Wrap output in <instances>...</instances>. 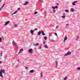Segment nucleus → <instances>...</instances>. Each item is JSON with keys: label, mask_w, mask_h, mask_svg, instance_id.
<instances>
[{"label": "nucleus", "mask_w": 80, "mask_h": 80, "mask_svg": "<svg viewBox=\"0 0 80 80\" xmlns=\"http://www.w3.org/2000/svg\"><path fill=\"white\" fill-rule=\"evenodd\" d=\"M5 70L4 69H0V76L2 78H3V76L2 75V73H4V74H5Z\"/></svg>", "instance_id": "1"}, {"label": "nucleus", "mask_w": 80, "mask_h": 80, "mask_svg": "<svg viewBox=\"0 0 80 80\" xmlns=\"http://www.w3.org/2000/svg\"><path fill=\"white\" fill-rule=\"evenodd\" d=\"M71 53V52H68L66 54H65L64 56H67V55H70Z\"/></svg>", "instance_id": "2"}, {"label": "nucleus", "mask_w": 80, "mask_h": 80, "mask_svg": "<svg viewBox=\"0 0 80 80\" xmlns=\"http://www.w3.org/2000/svg\"><path fill=\"white\" fill-rule=\"evenodd\" d=\"M78 2L77 1H74V2H73L72 3V5H74V6H76L75 3H77Z\"/></svg>", "instance_id": "3"}, {"label": "nucleus", "mask_w": 80, "mask_h": 80, "mask_svg": "<svg viewBox=\"0 0 80 80\" xmlns=\"http://www.w3.org/2000/svg\"><path fill=\"white\" fill-rule=\"evenodd\" d=\"M33 50L32 49H30L29 50H28V52L29 53H31L32 52Z\"/></svg>", "instance_id": "4"}, {"label": "nucleus", "mask_w": 80, "mask_h": 80, "mask_svg": "<svg viewBox=\"0 0 80 80\" xmlns=\"http://www.w3.org/2000/svg\"><path fill=\"white\" fill-rule=\"evenodd\" d=\"M9 21L6 22V23H5V26L7 25L9 23Z\"/></svg>", "instance_id": "5"}, {"label": "nucleus", "mask_w": 80, "mask_h": 80, "mask_svg": "<svg viewBox=\"0 0 80 80\" xmlns=\"http://www.w3.org/2000/svg\"><path fill=\"white\" fill-rule=\"evenodd\" d=\"M52 8L53 9H58V7L57 6H55V7H52Z\"/></svg>", "instance_id": "6"}, {"label": "nucleus", "mask_w": 80, "mask_h": 80, "mask_svg": "<svg viewBox=\"0 0 80 80\" xmlns=\"http://www.w3.org/2000/svg\"><path fill=\"white\" fill-rule=\"evenodd\" d=\"M41 34H42V35L43 36L45 35V34L44 33V32H43V31H41Z\"/></svg>", "instance_id": "7"}, {"label": "nucleus", "mask_w": 80, "mask_h": 80, "mask_svg": "<svg viewBox=\"0 0 80 80\" xmlns=\"http://www.w3.org/2000/svg\"><path fill=\"white\" fill-rule=\"evenodd\" d=\"M12 43L15 45V46H17V43H16L14 41H12Z\"/></svg>", "instance_id": "8"}, {"label": "nucleus", "mask_w": 80, "mask_h": 80, "mask_svg": "<svg viewBox=\"0 0 80 80\" xmlns=\"http://www.w3.org/2000/svg\"><path fill=\"white\" fill-rule=\"evenodd\" d=\"M39 44L38 43H36V44H33V46H39Z\"/></svg>", "instance_id": "9"}, {"label": "nucleus", "mask_w": 80, "mask_h": 80, "mask_svg": "<svg viewBox=\"0 0 80 80\" xmlns=\"http://www.w3.org/2000/svg\"><path fill=\"white\" fill-rule=\"evenodd\" d=\"M70 11H71V12H74V10L73 8H72L71 9Z\"/></svg>", "instance_id": "10"}, {"label": "nucleus", "mask_w": 80, "mask_h": 80, "mask_svg": "<svg viewBox=\"0 0 80 80\" xmlns=\"http://www.w3.org/2000/svg\"><path fill=\"white\" fill-rule=\"evenodd\" d=\"M41 31H40L38 32V35H40L41 34Z\"/></svg>", "instance_id": "11"}, {"label": "nucleus", "mask_w": 80, "mask_h": 80, "mask_svg": "<svg viewBox=\"0 0 80 80\" xmlns=\"http://www.w3.org/2000/svg\"><path fill=\"white\" fill-rule=\"evenodd\" d=\"M67 40V37H65V38L64 39V42H65L66 40Z\"/></svg>", "instance_id": "12"}, {"label": "nucleus", "mask_w": 80, "mask_h": 80, "mask_svg": "<svg viewBox=\"0 0 80 80\" xmlns=\"http://www.w3.org/2000/svg\"><path fill=\"white\" fill-rule=\"evenodd\" d=\"M33 72H34L33 70H32L30 71V73H33Z\"/></svg>", "instance_id": "13"}, {"label": "nucleus", "mask_w": 80, "mask_h": 80, "mask_svg": "<svg viewBox=\"0 0 80 80\" xmlns=\"http://www.w3.org/2000/svg\"><path fill=\"white\" fill-rule=\"evenodd\" d=\"M28 2H25V3H24V6L26 5H27V4H28Z\"/></svg>", "instance_id": "14"}, {"label": "nucleus", "mask_w": 80, "mask_h": 80, "mask_svg": "<svg viewBox=\"0 0 80 80\" xmlns=\"http://www.w3.org/2000/svg\"><path fill=\"white\" fill-rule=\"evenodd\" d=\"M31 34H33V30H31V32H30Z\"/></svg>", "instance_id": "15"}, {"label": "nucleus", "mask_w": 80, "mask_h": 80, "mask_svg": "<svg viewBox=\"0 0 80 80\" xmlns=\"http://www.w3.org/2000/svg\"><path fill=\"white\" fill-rule=\"evenodd\" d=\"M23 51V49H21L20 50L19 52H18V54H19V53H20V52L22 51Z\"/></svg>", "instance_id": "16"}, {"label": "nucleus", "mask_w": 80, "mask_h": 80, "mask_svg": "<svg viewBox=\"0 0 80 80\" xmlns=\"http://www.w3.org/2000/svg\"><path fill=\"white\" fill-rule=\"evenodd\" d=\"M45 48H48V46L46 45H45Z\"/></svg>", "instance_id": "17"}, {"label": "nucleus", "mask_w": 80, "mask_h": 80, "mask_svg": "<svg viewBox=\"0 0 80 80\" xmlns=\"http://www.w3.org/2000/svg\"><path fill=\"white\" fill-rule=\"evenodd\" d=\"M16 13H17V11L14 12V13L12 14V15H13V14H16Z\"/></svg>", "instance_id": "18"}, {"label": "nucleus", "mask_w": 80, "mask_h": 80, "mask_svg": "<svg viewBox=\"0 0 80 80\" xmlns=\"http://www.w3.org/2000/svg\"><path fill=\"white\" fill-rule=\"evenodd\" d=\"M55 62L56 63V65H57L56 66V67H57V66H58V62H57V61H55Z\"/></svg>", "instance_id": "19"}, {"label": "nucleus", "mask_w": 80, "mask_h": 80, "mask_svg": "<svg viewBox=\"0 0 80 80\" xmlns=\"http://www.w3.org/2000/svg\"><path fill=\"white\" fill-rule=\"evenodd\" d=\"M5 5V4L4 3L3 4V5L2 7L1 8H2L3 7H4Z\"/></svg>", "instance_id": "20"}, {"label": "nucleus", "mask_w": 80, "mask_h": 80, "mask_svg": "<svg viewBox=\"0 0 80 80\" xmlns=\"http://www.w3.org/2000/svg\"><path fill=\"white\" fill-rule=\"evenodd\" d=\"M40 2H43V1L42 0H38Z\"/></svg>", "instance_id": "21"}, {"label": "nucleus", "mask_w": 80, "mask_h": 80, "mask_svg": "<svg viewBox=\"0 0 80 80\" xmlns=\"http://www.w3.org/2000/svg\"><path fill=\"white\" fill-rule=\"evenodd\" d=\"M2 42V38H0V42Z\"/></svg>", "instance_id": "22"}, {"label": "nucleus", "mask_w": 80, "mask_h": 80, "mask_svg": "<svg viewBox=\"0 0 80 80\" xmlns=\"http://www.w3.org/2000/svg\"><path fill=\"white\" fill-rule=\"evenodd\" d=\"M47 38L46 37H44V39L45 40H47Z\"/></svg>", "instance_id": "23"}, {"label": "nucleus", "mask_w": 80, "mask_h": 80, "mask_svg": "<svg viewBox=\"0 0 80 80\" xmlns=\"http://www.w3.org/2000/svg\"><path fill=\"white\" fill-rule=\"evenodd\" d=\"M62 18H65V16H62Z\"/></svg>", "instance_id": "24"}, {"label": "nucleus", "mask_w": 80, "mask_h": 80, "mask_svg": "<svg viewBox=\"0 0 80 80\" xmlns=\"http://www.w3.org/2000/svg\"><path fill=\"white\" fill-rule=\"evenodd\" d=\"M4 58L5 59L7 58V56H4Z\"/></svg>", "instance_id": "25"}, {"label": "nucleus", "mask_w": 80, "mask_h": 80, "mask_svg": "<svg viewBox=\"0 0 80 80\" xmlns=\"http://www.w3.org/2000/svg\"><path fill=\"white\" fill-rule=\"evenodd\" d=\"M77 70H80V67L78 68Z\"/></svg>", "instance_id": "26"}, {"label": "nucleus", "mask_w": 80, "mask_h": 80, "mask_svg": "<svg viewBox=\"0 0 80 80\" xmlns=\"http://www.w3.org/2000/svg\"><path fill=\"white\" fill-rule=\"evenodd\" d=\"M65 11H66V12H68L69 11L68 10H65Z\"/></svg>", "instance_id": "27"}, {"label": "nucleus", "mask_w": 80, "mask_h": 80, "mask_svg": "<svg viewBox=\"0 0 80 80\" xmlns=\"http://www.w3.org/2000/svg\"><path fill=\"white\" fill-rule=\"evenodd\" d=\"M51 41L54 42V40H53V38H52L51 39Z\"/></svg>", "instance_id": "28"}, {"label": "nucleus", "mask_w": 80, "mask_h": 80, "mask_svg": "<svg viewBox=\"0 0 80 80\" xmlns=\"http://www.w3.org/2000/svg\"><path fill=\"white\" fill-rule=\"evenodd\" d=\"M38 13V12H37L36 11V12H35V13H34V15H35L37 13Z\"/></svg>", "instance_id": "29"}, {"label": "nucleus", "mask_w": 80, "mask_h": 80, "mask_svg": "<svg viewBox=\"0 0 80 80\" xmlns=\"http://www.w3.org/2000/svg\"><path fill=\"white\" fill-rule=\"evenodd\" d=\"M37 30V28H35L34 30H33V31H36Z\"/></svg>", "instance_id": "30"}, {"label": "nucleus", "mask_w": 80, "mask_h": 80, "mask_svg": "<svg viewBox=\"0 0 80 80\" xmlns=\"http://www.w3.org/2000/svg\"><path fill=\"white\" fill-rule=\"evenodd\" d=\"M67 77H65V78H64V80H67Z\"/></svg>", "instance_id": "31"}, {"label": "nucleus", "mask_w": 80, "mask_h": 80, "mask_svg": "<svg viewBox=\"0 0 80 80\" xmlns=\"http://www.w3.org/2000/svg\"><path fill=\"white\" fill-rule=\"evenodd\" d=\"M53 11L54 13L55 12H56L55 10H53Z\"/></svg>", "instance_id": "32"}, {"label": "nucleus", "mask_w": 80, "mask_h": 80, "mask_svg": "<svg viewBox=\"0 0 80 80\" xmlns=\"http://www.w3.org/2000/svg\"><path fill=\"white\" fill-rule=\"evenodd\" d=\"M2 52L0 53V55H1V56H2Z\"/></svg>", "instance_id": "33"}, {"label": "nucleus", "mask_w": 80, "mask_h": 80, "mask_svg": "<svg viewBox=\"0 0 80 80\" xmlns=\"http://www.w3.org/2000/svg\"><path fill=\"white\" fill-rule=\"evenodd\" d=\"M15 27H17V24H15Z\"/></svg>", "instance_id": "34"}, {"label": "nucleus", "mask_w": 80, "mask_h": 80, "mask_svg": "<svg viewBox=\"0 0 80 80\" xmlns=\"http://www.w3.org/2000/svg\"><path fill=\"white\" fill-rule=\"evenodd\" d=\"M25 69H26L27 70H28V68L27 67H25Z\"/></svg>", "instance_id": "35"}, {"label": "nucleus", "mask_w": 80, "mask_h": 80, "mask_svg": "<svg viewBox=\"0 0 80 80\" xmlns=\"http://www.w3.org/2000/svg\"><path fill=\"white\" fill-rule=\"evenodd\" d=\"M54 34L55 35H56V36H57L58 35L57 34V33H54Z\"/></svg>", "instance_id": "36"}, {"label": "nucleus", "mask_w": 80, "mask_h": 80, "mask_svg": "<svg viewBox=\"0 0 80 80\" xmlns=\"http://www.w3.org/2000/svg\"><path fill=\"white\" fill-rule=\"evenodd\" d=\"M52 36V34L51 33H50V34H49V36Z\"/></svg>", "instance_id": "37"}, {"label": "nucleus", "mask_w": 80, "mask_h": 80, "mask_svg": "<svg viewBox=\"0 0 80 80\" xmlns=\"http://www.w3.org/2000/svg\"><path fill=\"white\" fill-rule=\"evenodd\" d=\"M21 10V8H19L18 9V10Z\"/></svg>", "instance_id": "38"}, {"label": "nucleus", "mask_w": 80, "mask_h": 80, "mask_svg": "<svg viewBox=\"0 0 80 80\" xmlns=\"http://www.w3.org/2000/svg\"><path fill=\"white\" fill-rule=\"evenodd\" d=\"M58 26H57V27H56V28L58 29Z\"/></svg>", "instance_id": "39"}, {"label": "nucleus", "mask_w": 80, "mask_h": 80, "mask_svg": "<svg viewBox=\"0 0 80 80\" xmlns=\"http://www.w3.org/2000/svg\"><path fill=\"white\" fill-rule=\"evenodd\" d=\"M41 77H42V76H43V75L42 74V73H41Z\"/></svg>", "instance_id": "40"}, {"label": "nucleus", "mask_w": 80, "mask_h": 80, "mask_svg": "<svg viewBox=\"0 0 80 80\" xmlns=\"http://www.w3.org/2000/svg\"><path fill=\"white\" fill-rule=\"evenodd\" d=\"M2 63V62L1 61H0V64H1Z\"/></svg>", "instance_id": "41"}, {"label": "nucleus", "mask_w": 80, "mask_h": 80, "mask_svg": "<svg viewBox=\"0 0 80 80\" xmlns=\"http://www.w3.org/2000/svg\"><path fill=\"white\" fill-rule=\"evenodd\" d=\"M2 9V8H1L0 9V10H1Z\"/></svg>", "instance_id": "42"}, {"label": "nucleus", "mask_w": 80, "mask_h": 80, "mask_svg": "<svg viewBox=\"0 0 80 80\" xmlns=\"http://www.w3.org/2000/svg\"><path fill=\"white\" fill-rule=\"evenodd\" d=\"M69 25L68 24H67V25H66V27H67V26H68Z\"/></svg>", "instance_id": "43"}, {"label": "nucleus", "mask_w": 80, "mask_h": 80, "mask_svg": "<svg viewBox=\"0 0 80 80\" xmlns=\"http://www.w3.org/2000/svg\"><path fill=\"white\" fill-rule=\"evenodd\" d=\"M43 44H45V42H43Z\"/></svg>", "instance_id": "44"}, {"label": "nucleus", "mask_w": 80, "mask_h": 80, "mask_svg": "<svg viewBox=\"0 0 80 80\" xmlns=\"http://www.w3.org/2000/svg\"><path fill=\"white\" fill-rule=\"evenodd\" d=\"M79 37V36H78V38Z\"/></svg>", "instance_id": "45"}, {"label": "nucleus", "mask_w": 80, "mask_h": 80, "mask_svg": "<svg viewBox=\"0 0 80 80\" xmlns=\"http://www.w3.org/2000/svg\"><path fill=\"white\" fill-rule=\"evenodd\" d=\"M39 48H41V47H40V46L39 47Z\"/></svg>", "instance_id": "46"}, {"label": "nucleus", "mask_w": 80, "mask_h": 80, "mask_svg": "<svg viewBox=\"0 0 80 80\" xmlns=\"http://www.w3.org/2000/svg\"><path fill=\"white\" fill-rule=\"evenodd\" d=\"M57 5H59V4L58 3H57Z\"/></svg>", "instance_id": "47"}, {"label": "nucleus", "mask_w": 80, "mask_h": 80, "mask_svg": "<svg viewBox=\"0 0 80 80\" xmlns=\"http://www.w3.org/2000/svg\"><path fill=\"white\" fill-rule=\"evenodd\" d=\"M18 62H19V60H18Z\"/></svg>", "instance_id": "48"}, {"label": "nucleus", "mask_w": 80, "mask_h": 80, "mask_svg": "<svg viewBox=\"0 0 80 80\" xmlns=\"http://www.w3.org/2000/svg\"><path fill=\"white\" fill-rule=\"evenodd\" d=\"M42 9H41V11H42Z\"/></svg>", "instance_id": "49"}, {"label": "nucleus", "mask_w": 80, "mask_h": 80, "mask_svg": "<svg viewBox=\"0 0 80 80\" xmlns=\"http://www.w3.org/2000/svg\"><path fill=\"white\" fill-rule=\"evenodd\" d=\"M1 2V0H0V2Z\"/></svg>", "instance_id": "50"}, {"label": "nucleus", "mask_w": 80, "mask_h": 80, "mask_svg": "<svg viewBox=\"0 0 80 80\" xmlns=\"http://www.w3.org/2000/svg\"><path fill=\"white\" fill-rule=\"evenodd\" d=\"M45 13H46V12H45Z\"/></svg>", "instance_id": "51"}, {"label": "nucleus", "mask_w": 80, "mask_h": 80, "mask_svg": "<svg viewBox=\"0 0 80 80\" xmlns=\"http://www.w3.org/2000/svg\"><path fill=\"white\" fill-rule=\"evenodd\" d=\"M45 16H46V15H45Z\"/></svg>", "instance_id": "52"}, {"label": "nucleus", "mask_w": 80, "mask_h": 80, "mask_svg": "<svg viewBox=\"0 0 80 80\" xmlns=\"http://www.w3.org/2000/svg\"><path fill=\"white\" fill-rule=\"evenodd\" d=\"M18 55V54L17 55Z\"/></svg>", "instance_id": "53"}]
</instances>
